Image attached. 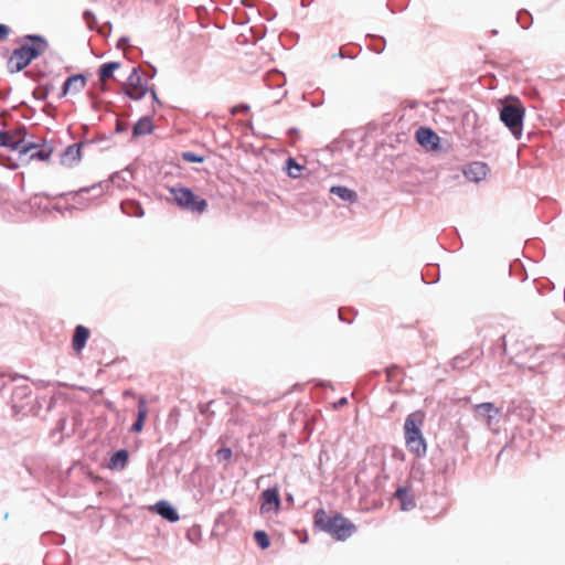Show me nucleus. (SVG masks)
<instances>
[{"label": "nucleus", "instance_id": "nucleus-1", "mask_svg": "<svg viewBox=\"0 0 565 565\" xmlns=\"http://www.w3.org/2000/svg\"><path fill=\"white\" fill-rule=\"evenodd\" d=\"M20 46L14 49L8 60L10 73L23 71L32 61L41 56L47 49V40L40 34H26L20 38Z\"/></svg>", "mask_w": 565, "mask_h": 565}, {"label": "nucleus", "instance_id": "nucleus-2", "mask_svg": "<svg viewBox=\"0 0 565 565\" xmlns=\"http://www.w3.org/2000/svg\"><path fill=\"white\" fill-rule=\"evenodd\" d=\"M315 525L338 541H345L356 531V526L342 514L329 515L323 509L316 511Z\"/></svg>", "mask_w": 565, "mask_h": 565}, {"label": "nucleus", "instance_id": "nucleus-3", "mask_svg": "<svg viewBox=\"0 0 565 565\" xmlns=\"http://www.w3.org/2000/svg\"><path fill=\"white\" fill-rule=\"evenodd\" d=\"M422 426L423 415L419 412L409 414L404 423L406 446L417 457L426 454V441L422 434Z\"/></svg>", "mask_w": 565, "mask_h": 565}, {"label": "nucleus", "instance_id": "nucleus-4", "mask_svg": "<svg viewBox=\"0 0 565 565\" xmlns=\"http://www.w3.org/2000/svg\"><path fill=\"white\" fill-rule=\"evenodd\" d=\"M524 115L525 108L518 98L503 103L500 108V120L515 139L522 136Z\"/></svg>", "mask_w": 565, "mask_h": 565}, {"label": "nucleus", "instance_id": "nucleus-5", "mask_svg": "<svg viewBox=\"0 0 565 565\" xmlns=\"http://www.w3.org/2000/svg\"><path fill=\"white\" fill-rule=\"evenodd\" d=\"M173 202L182 210L202 214L207 210V201L196 194L189 188L177 184L169 188Z\"/></svg>", "mask_w": 565, "mask_h": 565}, {"label": "nucleus", "instance_id": "nucleus-6", "mask_svg": "<svg viewBox=\"0 0 565 565\" xmlns=\"http://www.w3.org/2000/svg\"><path fill=\"white\" fill-rule=\"evenodd\" d=\"M148 90L149 87L142 82L138 67H134L125 86L126 95L131 99L139 100L145 97Z\"/></svg>", "mask_w": 565, "mask_h": 565}, {"label": "nucleus", "instance_id": "nucleus-7", "mask_svg": "<svg viewBox=\"0 0 565 565\" xmlns=\"http://www.w3.org/2000/svg\"><path fill=\"white\" fill-rule=\"evenodd\" d=\"M108 188H109L108 182H99V183L93 184L89 188H82L78 191L67 193L66 195L72 196L73 202H74L72 205H70L67 207V210H72V209H81L82 210V209L87 207L89 202H88V200L83 198L84 193H88L90 191H98V193L95 196H99Z\"/></svg>", "mask_w": 565, "mask_h": 565}, {"label": "nucleus", "instance_id": "nucleus-8", "mask_svg": "<svg viewBox=\"0 0 565 565\" xmlns=\"http://www.w3.org/2000/svg\"><path fill=\"white\" fill-rule=\"evenodd\" d=\"M262 505L260 513L266 514L269 512L277 513L280 510L279 492L276 488H268L260 494Z\"/></svg>", "mask_w": 565, "mask_h": 565}, {"label": "nucleus", "instance_id": "nucleus-9", "mask_svg": "<svg viewBox=\"0 0 565 565\" xmlns=\"http://www.w3.org/2000/svg\"><path fill=\"white\" fill-rule=\"evenodd\" d=\"M475 412L486 419L489 429L495 431L493 427L499 423L500 409L493 403L486 402L475 405Z\"/></svg>", "mask_w": 565, "mask_h": 565}, {"label": "nucleus", "instance_id": "nucleus-10", "mask_svg": "<svg viewBox=\"0 0 565 565\" xmlns=\"http://www.w3.org/2000/svg\"><path fill=\"white\" fill-rule=\"evenodd\" d=\"M87 79L83 74H75L66 78L63 83L60 98L65 97L68 94H78L86 86Z\"/></svg>", "mask_w": 565, "mask_h": 565}, {"label": "nucleus", "instance_id": "nucleus-11", "mask_svg": "<svg viewBox=\"0 0 565 565\" xmlns=\"http://www.w3.org/2000/svg\"><path fill=\"white\" fill-rule=\"evenodd\" d=\"M489 167L484 162L475 161L469 163L463 170V175L471 182H480L486 179L489 173Z\"/></svg>", "mask_w": 565, "mask_h": 565}, {"label": "nucleus", "instance_id": "nucleus-12", "mask_svg": "<svg viewBox=\"0 0 565 565\" xmlns=\"http://www.w3.org/2000/svg\"><path fill=\"white\" fill-rule=\"evenodd\" d=\"M416 140L420 146L436 150L440 139L430 128L419 127L416 131Z\"/></svg>", "mask_w": 565, "mask_h": 565}, {"label": "nucleus", "instance_id": "nucleus-13", "mask_svg": "<svg viewBox=\"0 0 565 565\" xmlns=\"http://www.w3.org/2000/svg\"><path fill=\"white\" fill-rule=\"evenodd\" d=\"M10 134L7 131H0V147H8L12 150L18 151L21 156L28 154L33 148H36V145L33 142L24 143L23 138L19 139L14 143H9Z\"/></svg>", "mask_w": 565, "mask_h": 565}, {"label": "nucleus", "instance_id": "nucleus-14", "mask_svg": "<svg viewBox=\"0 0 565 565\" xmlns=\"http://www.w3.org/2000/svg\"><path fill=\"white\" fill-rule=\"evenodd\" d=\"M394 498L399 501V507L403 511H411L416 507L414 493L408 487H398Z\"/></svg>", "mask_w": 565, "mask_h": 565}, {"label": "nucleus", "instance_id": "nucleus-15", "mask_svg": "<svg viewBox=\"0 0 565 565\" xmlns=\"http://www.w3.org/2000/svg\"><path fill=\"white\" fill-rule=\"evenodd\" d=\"M82 159L81 143L68 146L61 154V164L72 168Z\"/></svg>", "mask_w": 565, "mask_h": 565}, {"label": "nucleus", "instance_id": "nucleus-16", "mask_svg": "<svg viewBox=\"0 0 565 565\" xmlns=\"http://www.w3.org/2000/svg\"><path fill=\"white\" fill-rule=\"evenodd\" d=\"M154 511L169 522H177L180 519L177 509L170 502L164 500L154 504Z\"/></svg>", "mask_w": 565, "mask_h": 565}, {"label": "nucleus", "instance_id": "nucleus-17", "mask_svg": "<svg viewBox=\"0 0 565 565\" xmlns=\"http://www.w3.org/2000/svg\"><path fill=\"white\" fill-rule=\"evenodd\" d=\"M129 460V452L127 449H119L115 451L108 460L107 468L110 470H124Z\"/></svg>", "mask_w": 565, "mask_h": 565}, {"label": "nucleus", "instance_id": "nucleus-18", "mask_svg": "<svg viewBox=\"0 0 565 565\" xmlns=\"http://www.w3.org/2000/svg\"><path fill=\"white\" fill-rule=\"evenodd\" d=\"M88 337L89 330L86 327L79 324L75 328L72 340V345L75 352H81L85 348Z\"/></svg>", "mask_w": 565, "mask_h": 565}, {"label": "nucleus", "instance_id": "nucleus-19", "mask_svg": "<svg viewBox=\"0 0 565 565\" xmlns=\"http://www.w3.org/2000/svg\"><path fill=\"white\" fill-rule=\"evenodd\" d=\"M120 209L128 216L141 217L145 214L141 204L135 200H124L120 203Z\"/></svg>", "mask_w": 565, "mask_h": 565}, {"label": "nucleus", "instance_id": "nucleus-20", "mask_svg": "<svg viewBox=\"0 0 565 565\" xmlns=\"http://www.w3.org/2000/svg\"><path fill=\"white\" fill-rule=\"evenodd\" d=\"M153 130L152 120L149 116L141 117L132 127L134 137L146 136Z\"/></svg>", "mask_w": 565, "mask_h": 565}, {"label": "nucleus", "instance_id": "nucleus-21", "mask_svg": "<svg viewBox=\"0 0 565 565\" xmlns=\"http://www.w3.org/2000/svg\"><path fill=\"white\" fill-rule=\"evenodd\" d=\"M330 192L345 202L354 203L358 201L356 192L343 185H334L330 189Z\"/></svg>", "mask_w": 565, "mask_h": 565}, {"label": "nucleus", "instance_id": "nucleus-22", "mask_svg": "<svg viewBox=\"0 0 565 565\" xmlns=\"http://www.w3.org/2000/svg\"><path fill=\"white\" fill-rule=\"evenodd\" d=\"M119 62H108L100 65L98 70V77L100 82H106L113 77L114 72L119 68Z\"/></svg>", "mask_w": 565, "mask_h": 565}, {"label": "nucleus", "instance_id": "nucleus-23", "mask_svg": "<svg viewBox=\"0 0 565 565\" xmlns=\"http://www.w3.org/2000/svg\"><path fill=\"white\" fill-rule=\"evenodd\" d=\"M285 170L288 177L297 179L300 178L301 171L305 170V167L299 164L292 157H288L285 162Z\"/></svg>", "mask_w": 565, "mask_h": 565}, {"label": "nucleus", "instance_id": "nucleus-24", "mask_svg": "<svg viewBox=\"0 0 565 565\" xmlns=\"http://www.w3.org/2000/svg\"><path fill=\"white\" fill-rule=\"evenodd\" d=\"M472 364L471 353L469 351L457 355L451 361V366L455 370H465Z\"/></svg>", "mask_w": 565, "mask_h": 565}, {"label": "nucleus", "instance_id": "nucleus-25", "mask_svg": "<svg viewBox=\"0 0 565 565\" xmlns=\"http://www.w3.org/2000/svg\"><path fill=\"white\" fill-rule=\"evenodd\" d=\"M264 81L268 87H282L285 85V78L278 71L268 73Z\"/></svg>", "mask_w": 565, "mask_h": 565}, {"label": "nucleus", "instance_id": "nucleus-26", "mask_svg": "<svg viewBox=\"0 0 565 565\" xmlns=\"http://www.w3.org/2000/svg\"><path fill=\"white\" fill-rule=\"evenodd\" d=\"M31 387L28 384L17 385L12 391V399L22 402L31 395Z\"/></svg>", "mask_w": 565, "mask_h": 565}, {"label": "nucleus", "instance_id": "nucleus-27", "mask_svg": "<svg viewBox=\"0 0 565 565\" xmlns=\"http://www.w3.org/2000/svg\"><path fill=\"white\" fill-rule=\"evenodd\" d=\"M30 159L32 160H40L45 161L47 160L52 154V149L47 147H42L41 149L33 148L30 152Z\"/></svg>", "mask_w": 565, "mask_h": 565}, {"label": "nucleus", "instance_id": "nucleus-28", "mask_svg": "<svg viewBox=\"0 0 565 565\" xmlns=\"http://www.w3.org/2000/svg\"><path fill=\"white\" fill-rule=\"evenodd\" d=\"M254 539L262 550H266L270 545L269 536L265 531H256L254 533Z\"/></svg>", "mask_w": 565, "mask_h": 565}, {"label": "nucleus", "instance_id": "nucleus-29", "mask_svg": "<svg viewBox=\"0 0 565 565\" xmlns=\"http://www.w3.org/2000/svg\"><path fill=\"white\" fill-rule=\"evenodd\" d=\"M147 415H148L147 399L143 396H141L138 399V412H137L136 419H138L145 424Z\"/></svg>", "mask_w": 565, "mask_h": 565}, {"label": "nucleus", "instance_id": "nucleus-30", "mask_svg": "<svg viewBox=\"0 0 565 565\" xmlns=\"http://www.w3.org/2000/svg\"><path fill=\"white\" fill-rule=\"evenodd\" d=\"M516 20L523 29H529L532 24V15L526 10L520 11Z\"/></svg>", "mask_w": 565, "mask_h": 565}, {"label": "nucleus", "instance_id": "nucleus-31", "mask_svg": "<svg viewBox=\"0 0 565 565\" xmlns=\"http://www.w3.org/2000/svg\"><path fill=\"white\" fill-rule=\"evenodd\" d=\"M53 86L51 84H45L40 86L36 90L33 92L35 98L40 100H45L50 95Z\"/></svg>", "mask_w": 565, "mask_h": 565}, {"label": "nucleus", "instance_id": "nucleus-32", "mask_svg": "<svg viewBox=\"0 0 565 565\" xmlns=\"http://www.w3.org/2000/svg\"><path fill=\"white\" fill-rule=\"evenodd\" d=\"M232 455H233L232 450L227 447L220 448L215 454L218 461H230L232 458Z\"/></svg>", "mask_w": 565, "mask_h": 565}, {"label": "nucleus", "instance_id": "nucleus-33", "mask_svg": "<svg viewBox=\"0 0 565 565\" xmlns=\"http://www.w3.org/2000/svg\"><path fill=\"white\" fill-rule=\"evenodd\" d=\"M182 159L186 162H198L201 163L204 161V158L202 156H199L195 152L192 151H185L182 153Z\"/></svg>", "mask_w": 565, "mask_h": 565}, {"label": "nucleus", "instance_id": "nucleus-34", "mask_svg": "<svg viewBox=\"0 0 565 565\" xmlns=\"http://www.w3.org/2000/svg\"><path fill=\"white\" fill-rule=\"evenodd\" d=\"M84 17V20L86 21L87 25L89 29H93L94 28V24L96 23V17L95 14L89 11V10H86L83 14Z\"/></svg>", "mask_w": 565, "mask_h": 565}, {"label": "nucleus", "instance_id": "nucleus-35", "mask_svg": "<svg viewBox=\"0 0 565 565\" xmlns=\"http://www.w3.org/2000/svg\"><path fill=\"white\" fill-rule=\"evenodd\" d=\"M399 373V369L398 366H391V367H387L386 369V374H387V379L388 381H393L395 380V376Z\"/></svg>", "mask_w": 565, "mask_h": 565}, {"label": "nucleus", "instance_id": "nucleus-36", "mask_svg": "<svg viewBox=\"0 0 565 565\" xmlns=\"http://www.w3.org/2000/svg\"><path fill=\"white\" fill-rule=\"evenodd\" d=\"M10 34V28L0 23V40H6Z\"/></svg>", "mask_w": 565, "mask_h": 565}, {"label": "nucleus", "instance_id": "nucleus-37", "mask_svg": "<svg viewBox=\"0 0 565 565\" xmlns=\"http://www.w3.org/2000/svg\"><path fill=\"white\" fill-rule=\"evenodd\" d=\"M143 425L145 424L142 422L136 419L135 423L132 424V426L130 427V431L131 433H139V431L142 430Z\"/></svg>", "mask_w": 565, "mask_h": 565}, {"label": "nucleus", "instance_id": "nucleus-38", "mask_svg": "<svg viewBox=\"0 0 565 565\" xmlns=\"http://www.w3.org/2000/svg\"><path fill=\"white\" fill-rule=\"evenodd\" d=\"M128 129L127 124L122 122L121 120L116 121V132L121 134Z\"/></svg>", "mask_w": 565, "mask_h": 565}, {"label": "nucleus", "instance_id": "nucleus-39", "mask_svg": "<svg viewBox=\"0 0 565 565\" xmlns=\"http://www.w3.org/2000/svg\"><path fill=\"white\" fill-rule=\"evenodd\" d=\"M122 180L124 182H127L126 179L124 177H121V173H115L113 177H111V182L113 183H117L118 186H120V183H119V180Z\"/></svg>", "mask_w": 565, "mask_h": 565}, {"label": "nucleus", "instance_id": "nucleus-40", "mask_svg": "<svg viewBox=\"0 0 565 565\" xmlns=\"http://www.w3.org/2000/svg\"><path fill=\"white\" fill-rule=\"evenodd\" d=\"M129 39L126 36H122L118 40L117 47L124 49L128 44Z\"/></svg>", "mask_w": 565, "mask_h": 565}, {"label": "nucleus", "instance_id": "nucleus-41", "mask_svg": "<svg viewBox=\"0 0 565 565\" xmlns=\"http://www.w3.org/2000/svg\"><path fill=\"white\" fill-rule=\"evenodd\" d=\"M347 403H348L347 397H342V398H340V399L334 404V407H335V408L342 407V406H344Z\"/></svg>", "mask_w": 565, "mask_h": 565}, {"label": "nucleus", "instance_id": "nucleus-42", "mask_svg": "<svg viewBox=\"0 0 565 565\" xmlns=\"http://www.w3.org/2000/svg\"><path fill=\"white\" fill-rule=\"evenodd\" d=\"M149 92L151 93L152 99L160 104V100L158 98V95H157L154 88L153 87L149 88Z\"/></svg>", "mask_w": 565, "mask_h": 565}, {"label": "nucleus", "instance_id": "nucleus-43", "mask_svg": "<svg viewBox=\"0 0 565 565\" xmlns=\"http://www.w3.org/2000/svg\"><path fill=\"white\" fill-rule=\"evenodd\" d=\"M237 109L242 110V111H246L249 109V106L248 105H245V104H242L239 106H237Z\"/></svg>", "mask_w": 565, "mask_h": 565}, {"label": "nucleus", "instance_id": "nucleus-44", "mask_svg": "<svg viewBox=\"0 0 565 565\" xmlns=\"http://www.w3.org/2000/svg\"><path fill=\"white\" fill-rule=\"evenodd\" d=\"M339 319H340L341 321H345V322H348V323H351V322H352L351 320H347V319L342 316V310H341V309L339 310Z\"/></svg>", "mask_w": 565, "mask_h": 565}, {"label": "nucleus", "instance_id": "nucleus-45", "mask_svg": "<svg viewBox=\"0 0 565 565\" xmlns=\"http://www.w3.org/2000/svg\"><path fill=\"white\" fill-rule=\"evenodd\" d=\"M151 70H152V72L149 73V78H153L157 73V70L153 66H151Z\"/></svg>", "mask_w": 565, "mask_h": 565}, {"label": "nucleus", "instance_id": "nucleus-46", "mask_svg": "<svg viewBox=\"0 0 565 565\" xmlns=\"http://www.w3.org/2000/svg\"><path fill=\"white\" fill-rule=\"evenodd\" d=\"M242 3H243L245 7H252V3L249 2V0H242Z\"/></svg>", "mask_w": 565, "mask_h": 565}, {"label": "nucleus", "instance_id": "nucleus-47", "mask_svg": "<svg viewBox=\"0 0 565 565\" xmlns=\"http://www.w3.org/2000/svg\"><path fill=\"white\" fill-rule=\"evenodd\" d=\"M536 365H537V363H536V362H533V363L529 364V365H527V367H529L530 370H532V369H534Z\"/></svg>", "mask_w": 565, "mask_h": 565}, {"label": "nucleus", "instance_id": "nucleus-48", "mask_svg": "<svg viewBox=\"0 0 565 565\" xmlns=\"http://www.w3.org/2000/svg\"><path fill=\"white\" fill-rule=\"evenodd\" d=\"M374 51H375L376 53H381V52L383 51V47H374Z\"/></svg>", "mask_w": 565, "mask_h": 565}, {"label": "nucleus", "instance_id": "nucleus-49", "mask_svg": "<svg viewBox=\"0 0 565 565\" xmlns=\"http://www.w3.org/2000/svg\"><path fill=\"white\" fill-rule=\"evenodd\" d=\"M17 140L13 139V137L10 135L9 143H14Z\"/></svg>", "mask_w": 565, "mask_h": 565}, {"label": "nucleus", "instance_id": "nucleus-50", "mask_svg": "<svg viewBox=\"0 0 565 565\" xmlns=\"http://www.w3.org/2000/svg\"><path fill=\"white\" fill-rule=\"evenodd\" d=\"M24 130H25V128H24V127H20V128H19V132H20V134H23V132H24Z\"/></svg>", "mask_w": 565, "mask_h": 565}, {"label": "nucleus", "instance_id": "nucleus-51", "mask_svg": "<svg viewBox=\"0 0 565 565\" xmlns=\"http://www.w3.org/2000/svg\"><path fill=\"white\" fill-rule=\"evenodd\" d=\"M289 132H290V134H295V132H296V129H295V128H291V129L289 130Z\"/></svg>", "mask_w": 565, "mask_h": 565}, {"label": "nucleus", "instance_id": "nucleus-52", "mask_svg": "<svg viewBox=\"0 0 565 565\" xmlns=\"http://www.w3.org/2000/svg\"><path fill=\"white\" fill-rule=\"evenodd\" d=\"M17 167H18L17 164L10 166L11 169H15Z\"/></svg>", "mask_w": 565, "mask_h": 565}, {"label": "nucleus", "instance_id": "nucleus-53", "mask_svg": "<svg viewBox=\"0 0 565 565\" xmlns=\"http://www.w3.org/2000/svg\"><path fill=\"white\" fill-rule=\"evenodd\" d=\"M1 164H6L4 162L0 161Z\"/></svg>", "mask_w": 565, "mask_h": 565}]
</instances>
